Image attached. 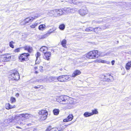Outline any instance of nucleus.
Masks as SVG:
<instances>
[{"mask_svg":"<svg viewBox=\"0 0 131 131\" xmlns=\"http://www.w3.org/2000/svg\"><path fill=\"white\" fill-rule=\"evenodd\" d=\"M57 101L60 104L65 105L73 104L74 103L72 98H69L65 96H61L57 97Z\"/></svg>","mask_w":131,"mask_h":131,"instance_id":"nucleus-1","label":"nucleus"},{"mask_svg":"<svg viewBox=\"0 0 131 131\" xmlns=\"http://www.w3.org/2000/svg\"><path fill=\"white\" fill-rule=\"evenodd\" d=\"M99 56L97 50H93L90 52L86 55V57L89 59H96Z\"/></svg>","mask_w":131,"mask_h":131,"instance_id":"nucleus-2","label":"nucleus"},{"mask_svg":"<svg viewBox=\"0 0 131 131\" xmlns=\"http://www.w3.org/2000/svg\"><path fill=\"white\" fill-rule=\"evenodd\" d=\"M71 76L63 75L59 76L58 78V81L63 82L69 81L71 80Z\"/></svg>","mask_w":131,"mask_h":131,"instance_id":"nucleus-3","label":"nucleus"},{"mask_svg":"<svg viewBox=\"0 0 131 131\" xmlns=\"http://www.w3.org/2000/svg\"><path fill=\"white\" fill-rule=\"evenodd\" d=\"M50 13L52 14L55 17L59 16L63 14V11L62 9H56L50 11Z\"/></svg>","mask_w":131,"mask_h":131,"instance_id":"nucleus-4","label":"nucleus"},{"mask_svg":"<svg viewBox=\"0 0 131 131\" xmlns=\"http://www.w3.org/2000/svg\"><path fill=\"white\" fill-rule=\"evenodd\" d=\"M39 114L40 116V119L42 120H45L48 115V112L45 110H42L39 112Z\"/></svg>","mask_w":131,"mask_h":131,"instance_id":"nucleus-5","label":"nucleus"},{"mask_svg":"<svg viewBox=\"0 0 131 131\" xmlns=\"http://www.w3.org/2000/svg\"><path fill=\"white\" fill-rule=\"evenodd\" d=\"M37 16H35L34 17H30L26 18L23 20L22 22L21 23V24L23 25H25L26 24L28 23H31L32 21L34 19L36 18H37Z\"/></svg>","mask_w":131,"mask_h":131,"instance_id":"nucleus-6","label":"nucleus"},{"mask_svg":"<svg viewBox=\"0 0 131 131\" xmlns=\"http://www.w3.org/2000/svg\"><path fill=\"white\" fill-rule=\"evenodd\" d=\"M9 77L12 80H18L19 79V73L17 71L14 72L10 75Z\"/></svg>","mask_w":131,"mask_h":131,"instance_id":"nucleus-7","label":"nucleus"},{"mask_svg":"<svg viewBox=\"0 0 131 131\" xmlns=\"http://www.w3.org/2000/svg\"><path fill=\"white\" fill-rule=\"evenodd\" d=\"M29 56L28 53H24L21 55L19 57V59L21 62L27 60L28 59V56Z\"/></svg>","mask_w":131,"mask_h":131,"instance_id":"nucleus-8","label":"nucleus"},{"mask_svg":"<svg viewBox=\"0 0 131 131\" xmlns=\"http://www.w3.org/2000/svg\"><path fill=\"white\" fill-rule=\"evenodd\" d=\"M88 12V10L86 7H83L79 10V13L82 16L85 15Z\"/></svg>","mask_w":131,"mask_h":131,"instance_id":"nucleus-9","label":"nucleus"},{"mask_svg":"<svg viewBox=\"0 0 131 131\" xmlns=\"http://www.w3.org/2000/svg\"><path fill=\"white\" fill-rule=\"evenodd\" d=\"M11 56L10 54H7L3 57V60L4 62L9 61L11 59Z\"/></svg>","mask_w":131,"mask_h":131,"instance_id":"nucleus-10","label":"nucleus"},{"mask_svg":"<svg viewBox=\"0 0 131 131\" xmlns=\"http://www.w3.org/2000/svg\"><path fill=\"white\" fill-rule=\"evenodd\" d=\"M47 79L50 82H56L58 81V78L51 76H48L46 77Z\"/></svg>","mask_w":131,"mask_h":131,"instance_id":"nucleus-11","label":"nucleus"},{"mask_svg":"<svg viewBox=\"0 0 131 131\" xmlns=\"http://www.w3.org/2000/svg\"><path fill=\"white\" fill-rule=\"evenodd\" d=\"M63 11V14H67L72 12L73 11V9L70 8H64L62 9Z\"/></svg>","mask_w":131,"mask_h":131,"instance_id":"nucleus-12","label":"nucleus"},{"mask_svg":"<svg viewBox=\"0 0 131 131\" xmlns=\"http://www.w3.org/2000/svg\"><path fill=\"white\" fill-rule=\"evenodd\" d=\"M23 49L25 50H26L29 53H31L33 51L32 48L29 46H26L23 47Z\"/></svg>","mask_w":131,"mask_h":131,"instance_id":"nucleus-13","label":"nucleus"},{"mask_svg":"<svg viewBox=\"0 0 131 131\" xmlns=\"http://www.w3.org/2000/svg\"><path fill=\"white\" fill-rule=\"evenodd\" d=\"M73 118V116L72 115L70 114L68 116V117L66 119H64L63 120V121L64 122H68L71 121Z\"/></svg>","mask_w":131,"mask_h":131,"instance_id":"nucleus-14","label":"nucleus"},{"mask_svg":"<svg viewBox=\"0 0 131 131\" xmlns=\"http://www.w3.org/2000/svg\"><path fill=\"white\" fill-rule=\"evenodd\" d=\"M22 117L21 114H19V115H15V117L14 118H13L12 119V121H19L20 120V117Z\"/></svg>","mask_w":131,"mask_h":131,"instance_id":"nucleus-15","label":"nucleus"},{"mask_svg":"<svg viewBox=\"0 0 131 131\" xmlns=\"http://www.w3.org/2000/svg\"><path fill=\"white\" fill-rule=\"evenodd\" d=\"M81 73V71L78 70L75 71L72 74L71 77H74L75 76L80 75Z\"/></svg>","mask_w":131,"mask_h":131,"instance_id":"nucleus-16","label":"nucleus"},{"mask_svg":"<svg viewBox=\"0 0 131 131\" xmlns=\"http://www.w3.org/2000/svg\"><path fill=\"white\" fill-rule=\"evenodd\" d=\"M26 120L24 119L23 117H22L21 119H20L18 122V124H19L20 125H23L25 124L26 123Z\"/></svg>","mask_w":131,"mask_h":131,"instance_id":"nucleus-17","label":"nucleus"},{"mask_svg":"<svg viewBox=\"0 0 131 131\" xmlns=\"http://www.w3.org/2000/svg\"><path fill=\"white\" fill-rule=\"evenodd\" d=\"M99 28L100 29H101V28H100L99 27H96L94 28H93L92 27H89L88 28H87L85 29V31H92L93 30L94 31H96V30L97 29Z\"/></svg>","mask_w":131,"mask_h":131,"instance_id":"nucleus-18","label":"nucleus"},{"mask_svg":"<svg viewBox=\"0 0 131 131\" xmlns=\"http://www.w3.org/2000/svg\"><path fill=\"white\" fill-rule=\"evenodd\" d=\"M22 117H23L26 118H29L30 117H33V116L31 114H21Z\"/></svg>","mask_w":131,"mask_h":131,"instance_id":"nucleus-19","label":"nucleus"},{"mask_svg":"<svg viewBox=\"0 0 131 131\" xmlns=\"http://www.w3.org/2000/svg\"><path fill=\"white\" fill-rule=\"evenodd\" d=\"M51 54V53L50 52H45V57H44L47 60H48L50 58Z\"/></svg>","mask_w":131,"mask_h":131,"instance_id":"nucleus-20","label":"nucleus"},{"mask_svg":"<svg viewBox=\"0 0 131 131\" xmlns=\"http://www.w3.org/2000/svg\"><path fill=\"white\" fill-rule=\"evenodd\" d=\"M99 63H106L109 64L110 63V62L109 61H107L102 59H99L97 61Z\"/></svg>","mask_w":131,"mask_h":131,"instance_id":"nucleus-21","label":"nucleus"},{"mask_svg":"<svg viewBox=\"0 0 131 131\" xmlns=\"http://www.w3.org/2000/svg\"><path fill=\"white\" fill-rule=\"evenodd\" d=\"M46 28V26L44 24H41L38 27V29L40 30H43Z\"/></svg>","mask_w":131,"mask_h":131,"instance_id":"nucleus-22","label":"nucleus"},{"mask_svg":"<svg viewBox=\"0 0 131 131\" xmlns=\"http://www.w3.org/2000/svg\"><path fill=\"white\" fill-rule=\"evenodd\" d=\"M131 67V61L128 62L127 64L125 66V68L126 70H129Z\"/></svg>","mask_w":131,"mask_h":131,"instance_id":"nucleus-23","label":"nucleus"},{"mask_svg":"<svg viewBox=\"0 0 131 131\" xmlns=\"http://www.w3.org/2000/svg\"><path fill=\"white\" fill-rule=\"evenodd\" d=\"M46 131H60V130H59L57 128H56L51 129L50 127H49L46 129Z\"/></svg>","mask_w":131,"mask_h":131,"instance_id":"nucleus-24","label":"nucleus"},{"mask_svg":"<svg viewBox=\"0 0 131 131\" xmlns=\"http://www.w3.org/2000/svg\"><path fill=\"white\" fill-rule=\"evenodd\" d=\"M107 76L109 77V79L110 81H112L113 80V77L111 75L109 74H107ZM103 78H106L107 77H106V76L105 75H103Z\"/></svg>","mask_w":131,"mask_h":131,"instance_id":"nucleus-25","label":"nucleus"},{"mask_svg":"<svg viewBox=\"0 0 131 131\" xmlns=\"http://www.w3.org/2000/svg\"><path fill=\"white\" fill-rule=\"evenodd\" d=\"M56 29L53 28H52L51 29H50L48 31V32L47 33V35H48L49 36L51 33L55 31Z\"/></svg>","mask_w":131,"mask_h":131,"instance_id":"nucleus-26","label":"nucleus"},{"mask_svg":"<svg viewBox=\"0 0 131 131\" xmlns=\"http://www.w3.org/2000/svg\"><path fill=\"white\" fill-rule=\"evenodd\" d=\"M67 41L65 39H63L61 42V45L63 47L65 48H67L66 46Z\"/></svg>","mask_w":131,"mask_h":131,"instance_id":"nucleus-27","label":"nucleus"},{"mask_svg":"<svg viewBox=\"0 0 131 131\" xmlns=\"http://www.w3.org/2000/svg\"><path fill=\"white\" fill-rule=\"evenodd\" d=\"M47 49V47L43 46L40 48V50L41 51L45 53V51H46Z\"/></svg>","mask_w":131,"mask_h":131,"instance_id":"nucleus-28","label":"nucleus"},{"mask_svg":"<svg viewBox=\"0 0 131 131\" xmlns=\"http://www.w3.org/2000/svg\"><path fill=\"white\" fill-rule=\"evenodd\" d=\"M83 115L85 117H87L92 116V114L91 113L86 112Z\"/></svg>","mask_w":131,"mask_h":131,"instance_id":"nucleus-29","label":"nucleus"},{"mask_svg":"<svg viewBox=\"0 0 131 131\" xmlns=\"http://www.w3.org/2000/svg\"><path fill=\"white\" fill-rule=\"evenodd\" d=\"M60 111L58 109H55L53 111V112L55 115H58Z\"/></svg>","mask_w":131,"mask_h":131,"instance_id":"nucleus-30","label":"nucleus"},{"mask_svg":"<svg viewBox=\"0 0 131 131\" xmlns=\"http://www.w3.org/2000/svg\"><path fill=\"white\" fill-rule=\"evenodd\" d=\"M92 114V115L93 114H98V112L97 111L96 109H95L94 110H92V112L91 113Z\"/></svg>","mask_w":131,"mask_h":131,"instance_id":"nucleus-31","label":"nucleus"},{"mask_svg":"<svg viewBox=\"0 0 131 131\" xmlns=\"http://www.w3.org/2000/svg\"><path fill=\"white\" fill-rule=\"evenodd\" d=\"M65 25L63 24H62L60 25L59 28L60 30H63L65 28Z\"/></svg>","mask_w":131,"mask_h":131,"instance_id":"nucleus-32","label":"nucleus"},{"mask_svg":"<svg viewBox=\"0 0 131 131\" xmlns=\"http://www.w3.org/2000/svg\"><path fill=\"white\" fill-rule=\"evenodd\" d=\"M14 43H15V42H14L13 41H12L9 42V45L10 47L13 48H14L13 44Z\"/></svg>","mask_w":131,"mask_h":131,"instance_id":"nucleus-33","label":"nucleus"},{"mask_svg":"<svg viewBox=\"0 0 131 131\" xmlns=\"http://www.w3.org/2000/svg\"><path fill=\"white\" fill-rule=\"evenodd\" d=\"M38 23H34L31 25L30 27L31 28H34L36 27L38 25Z\"/></svg>","mask_w":131,"mask_h":131,"instance_id":"nucleus-34","label":"nucleus"},{"mask_svg":"<svg viewBox=\"0 0 131 131\" xmlns=\"http://www.w3.org/2000/svg\"><path fill=\"white\" fill-rule=\"evenodd\" d=\"M48 35H47V33L46 34L41 35L40 36V38L41 39H44L45 38L47 37H48Z\"/></svg>","mask_w":131,"mask_h":131,"instance_id":"nucleus-35","label":"nucleus"},{"mask_svg":"<svg viewBox=\"0 0 131 131\" xmlns=\"http://www.w3.org/2000/svg\"><path fill=\"white\" fill-rule=\"evenodd\" d=\"M10 100L11 101L12 103H13L15 102L16 101V99H15L13 97H11L10 99Z\"/></svg>","mask_w":131,"mask_h":131,"instance_id":"nucleus-36","label":"nucleus"},{"mask_svg":"<svg viewBox=\"0 0 131 131\" xmlns=\"http://www.w3.org/2000/svg\"><path fill=\"white\" fill-rule=\"evenodd\" d=\"M9 104L8 103H7L5 105V108L7 110L11 109V108H9Z\"/></svg>","mask_w":131,"mask_h":131,"instance_id":"nucleus-37","label":"nucleus"},{"mask_svg":"<svg viewBox=\"0 0 131 131\" xmlns=\"http://www.w3.org/2000/svg\"><path fill=\"white\" fill-rule=\"evenodd\" d=\"M70 2H72L74 4H76L78 2V0H71L70 1H69Z\"/></svg>","mask_w":131,"mask_h":131,"instance_id":"nucleus-38","label":"nucleus"},{"mask_svg":"<svg viewBox=\"0 0 131 131\" xmlns=\"http://www.w3.org/2000/svg\"><path fill=\"white\" fill-rule=\"evenodd\" d=\"M41 55V54L40 53L37 52L36 54V58H39V57Z\"/></svg>","mask_w":131,"mask_h":131,"instance_id":"nucleus-39","label":"nucleus"},{"mask_svg":"<svg viewBox=\"0 0 131 131\" xmlns=\"http://www.w3.org/2000/svg\"><path fill=\"white\" fill-rule=\"evenodd\" d=\"M37 59L36 61V64H38L40 62V58H36Z\"/></svg>","mask_w":131,"mask_h":131,"instance_id":"nucleus-40","label":"nucleus"},{"mask_svg":"<svg viewBox=\"0 0 131 131\" xmlns=\"http://www.w3.org/2000/svg\"><path fill=\"white\" fill-rule=\"evenodd\" d=\"M20 48H18L15 49L14 50V52H19L20 51Z\"/></svg>","mask_w":131,"mask_h":131,"instance_id":"nucleus-41","label":"nucleus"},{"mask_svg":"<svg viewBox=\"0 0 131 131\" xmlns=\"http://www.w3.org/2000/svg\"><path fill=\"white\" fill-rule=\"evenodd\" d=\"M15 105L13 106H12L9 104V108H11V109L14 108L15 107Z\"/></svg>","mask_w":131,"mask_h":131,"instance_id":"nucleus-42","label":"nucleus"},{"mask_svg":"<svg viewBox=\"0 0 131 131\" xmlns=\"http://www.w3.org/2000/svg\"><path fill=\"white\" fill-rule=\"evenodd\" d=\"M111 63L112 65H113L115 63V61L114 60H113L111 62Z\"/></svg>","mask_w":131,"mask_h":131,"instance_id":"nucleus-43","label":"nucleus"},{"mask_svg":"<svg viewBox=\"0 0 131 131\" xmlns=\"http://www.w3.org/2000/svg\"><path fill=\"white\" fill-rule=\"evenodd\" d=\"M40 69V71H41V70H43L42 68L43 67L41 66H40L39 67Z\"/></svg>","mask_w":131,"mask_h":131,"instance_id":"nucleus-44","label":"nucleus"},{"mask_svg":"<svg viewBox=\"0 0 131 131\" xmlns=\"http://www.w3.org/2000/svg\"><path fill=\"white\" fill-rule=\"evenodd\" d=\"M15 96L16 97H18L19 96V94L18 93H17L16 94Z\"/></svg>","mask_w":131,"mask_h":131,"instance_id":"nucleus-45","label":"nucleus"},{"mask_svg":"<svg viewBox=\"0 0 131 131\" xmlns=\"http://www.w3.org/2000/svg\"><path fill=\"white\" fill-rule=\"evenodd\" d=\"M35 70H36L37 69V67L35 66Z\"/></svg>","mask_w":131,"mask_h":131,"instance_id":"nucleus-46","label":"nucleus"},{"mask_svg":"<svg viewBox=\"0 0 131 131\" xmlns=\"http://www.w3.org/2000/svg\"><path fill=\"white\" fill-rule=\"evenodd\" d=\"M34 88L35 89H38V88H39V87H37V86H35Z\"/></svg>","mask_w":131,"mask_h":131,"instance_id":"nucleus-47","label":"nucleus"},{"mask_svg":"<svg viewBox=\"0 0 131 131\" xmlns=\"http://www.w3.org/2000/svg\"><path fill=\"white\" fill-rule=\"evenodd\" d=\"M16 128H21L20 127L18 126H16Z\"/></svg>","mask_w":131,"mask_h":131,"instance_id":"nucleus-48","label":"nucleus"},{"mask_svg":"<svg viewBox=\"0 0 131 131\" xmlns=\"http://www.w3.org/2000/svg\"><path fill=\"white\" fill-rule=\"evenodd\" d=\"M38 72H37V71H35V73H37Z\"/></svg>","mask_w":131,"mask_h":131,"instance_id":"nucleus-49","label":"nucleus"},{"mask_svg":"<svg viewBox=\"0 0 131 131\" xmlns=\"http://www.w3.org/2000/svg\"><path fill=\"white\" fill-rule=\"evenodd\" d=\"M131 53V52H130Z\"/></svg>","mask_w":131,"mask_h":131,"instance_id":"nucleus-50","label":"nucleus"}]
</instances>
